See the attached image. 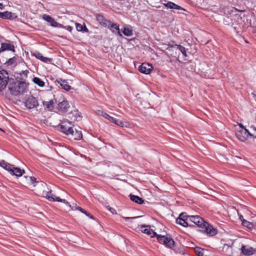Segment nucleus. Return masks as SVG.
Returning a JSON list of instances; mask_svg holds the SVG:
<instances>
[{"instance_id":"nucleus-1","label":"nucleus","mask_w":256,"mask_h":256,"mask_svg":"<svg viewBox=\"0 0 256 256\" xmlns=\"http://www.w3.org/2000/svg\"><path fill=\"white\" fill-rule=\"evenodd\" d=\"M8 88L10 93L16 96L24 94L27 92L28 88L26 82L14 80L12 82L10 80Z\"/></svg>"},{"instance_id":"nucleus-2","label":"nucleus","mask_w":256,"mask_h":256,"mask_svg":"<svg viewBox=\"0 0 256 256\" xmlns=\"http://www.w3.org/2000/svg\"><path fill=\"white\" fill-rule=\"evenodd\" d=\"M156 238L160 243L164 244L170 248H172L174 246V242L170 236H168L164 235L158 234Z\"/></svg>"},{"instance_id":"nucleus-3","label":"nucleus","mask_w":256,"mask_h":256,"mask_svg":"<svg viewBox=\"0 0 256 256\" xmlns=\"http://www.w3.org/2000/svg\"><path fill=\"white\" fill-rule=\"evenodd\" d=\"M73 127L74 124L72 122L66 119L63 120L61 121L60 124V130L66 135L70 134V130Z\"/></svg>"},{"instance_id":"nucleus-4","label":"nucleus","mask_w":256,"mask_h":256,"mask_svg":"<svg viewBox=\"0 0 256 256\" xmlns=\"http://www.w3.org/2000/svg\"><path fill=\"white\" fill-rule=\"evenodd\" d=\"M236 138L240 142H245L249 137H250V130L246 128L244 130H237L236 132Z\"/></svg>"},{"instance_id":"nucleus-5","label":"nucleus","mask_w":256,"mask_h":256,"mask_svg":"<svg viewBox=\"0 0 256 256\" xmlns=\"http://www.w3.org/2000/svg\"><path fill=\"white\" fill-rule=\"evenodd\" d=\"M8 75L6 70H0V90H4L8 84Z\"/></svg>"},{"instance_id":"nucleus-6","label":"nucleus","mask_w":256,"mask_h":256,"mask_svg":"<svg viewBox=\"0 0 256 256\" xmlns=\"http://www.w3.org/2000/svg\"><path fill=\"white\" fill-rule=\"evenodd\" d=\"M200 231L206 233L208 236H214L216 234V230L208 222H205L202 226Z\"/></svg>"},{"instance_id":"nucleus-7","label":"nucleus","mask_w":256,"mask_h":256,"mask_svg":"<svg viewBox=\"0 0 256 256\" xmlns=\"http://www.w3.org/2000/svg\"><path fill=\"white\" fill-rule=\"evenodd\" d=\"M25 106L28 109H32L38 106V100L33 96L28 98L24 102Z\"/></svg>"},{"instance_id":"nucleus-8","label":"nucleus","mask_w":256,"mask_h":256,"mask_svg":"<svg viewBox=\"0 0 256 256\" xmlns=\"http://www.w3.org/2000/svg\"><path fill=\"white\" fill-rule=\"evenodd\" d=\"M153 67L152 64L148 63H142L138 68L139 71L144 74H149L152 71Z\"/></svg>"},{"instance_id":"nucleus-9","label":"nucleus","mask_w":256,"mask_h":256,"mask_svg":"<svg viewBox=\"0 0 256 256\" xmlns=\"http://www.w3.org/2000/svg\"><path fill=\"white\" fill-rule=\"evenodd\" d=\"M189 222H191L197 225L200 228H202V226L206 222L204 219L199 216H190L189 218Z\"/></svg>"},{"instance_id":"nucleus-10","label":"nucleus","mask_w":256,"mask_h":256,"mask_svg":"<svg viewBox=\"0 0 256 256\" xmlns=\"http://www.w3.org/2000/svg\"><path fill=\"white\" fill-rule=\"evenodd\" d=\"M42 18L48 23H50V26L53 27L58 28L62 26V24H58V22H56L54 18L49 15L44 14L42 16Z\"/></svg>"},{"instance_id":"nucleus-11","label":"nucleus","mask_w":256,"mask_h":256,"mask_svg":"<svg viewBox=\"0 0 256 256\" xmlns=\"http://www.w3.org/2000/svg\"><path fill=\"white\" fill-rule=\"evenodd\" d=\"M68 136H70L71 138H73L74 140H79L82 138V132L76 129L74 130V127L70 130V134Z\"/></svg>"},{"instance_id":"nucleus-12","label":"nucleus","mask_w":256,"mask_h":256,"mask_svg":"<svg viewBox=\"0 0 256 256\" xmlns=\"http://www.w3.org/2000/svg\"><path fill=\"white\" fill-rule=\"evenodd\" d=\"M241 250L244 254L248 256H252L256 252V250L253 248L248 246H242Z\"/></svg>"},{"instance_id":"nucleus-13","label":"nucleus","mask_w":256,"mask_h":256,"mask_svg":"<svg viewBox=\"0 0 256 256\" xmlns=\"http://www.w3.org/2000/svg\"><path fill=\"white\" fill-rule=\"evenodd\" d=\"M17 18V16L14 13L6 11L4 12H0V18L2 19L14 20Z\"/></svg>"},{"instance_id":"nucleus-14","label":"nucleus","mask_w":256,"mask_h":256,"mask_svg":"<svg viewBox=\"0 0 256 256\" xmlns=\"http://www.w3.org/2000/svg\"><path fill=\"white\" fill-rule=\"evenodd\" d=\"M96 20L102 26L106 27L110 25V22L106 19L103 16L100 14H96Z\"/></svg>"},{"instance_id":"nucleus-15","label":"nucleus","mask_w":256,"mask_h":256,"mask_svg":"<svg viewBox=\"0 0 256 256\" xmlns=\"http://www.w3.org/2000/svg\"><path fill=\"white\" fill-rule=\"evenodd\" d=\"M141 230L142 232L146 234H147L150 236L152 238L158 235L156 232L153 231L150 228V227L149 226H142Z\"/></svg>"},{"instance_id":"nucleus-16","label":"nucleus","mask_w":256,"mask_h":256,"mask_svg":"<svg viewBox=\"0 0 256 256\" xmlns=\"http://www.w3.org/2000/svg\"><path fill=\"white\" fill-rule=\"evenodd\" d=\"M46 198L50 201L64 202V200L61 199L59 197H56L54 194H52V191L47 192L46 195Z\"/></svg>"},{"instance_id":"nucleus-17","label":"nucleus","mask_w":256,"mask_h":256,"mask_svg":"<svg viewBox=\"0 0 256 256\" xmlns=\"http://www.w3.org/2000/svg\"><path fill=\"white\" fill-rule=\"evenodd\" d=\"M5 50L14 52V45L10 44L2 43L1 47L0 48V52Z\"/></svg>"},{"instance_id":"nucleus-18","label":"nucleus","mask_w":256,"mask_h":256,"mask_svg":"<svg viewBox=\"0 0 256 256\" xmlns=\"http://www.w3.org/2000/svg\"><path fill=\"white\" fill-rule=\"evenodd\" d=\"M10 174L15 175L17 176H20L22 175V174L24 172V170H21L20 168H16L14 166L12 165V168H10L9 170Z\"/></svg>"},{"instance_id":"nucleus-19","label":"nucleus","mask_w":256,"mask_h":256,"mask_svg":"<svg viewBox=\"0 0 256 256\" xmlns=\"http://www.w3.org/2000/svg\"><path fill=\"white\" fill-rule=\"evenodd\" d=\"M32 56L44 62H50L52 60L51 58L42 56V54L38 52H34L32 54Z\"/></svg>"},{"instance_id":"nucleus-20","label":"nucleus","mask_w":256,"mask_h":256,"mask_svg":"<svg viewBox=\"0 0 256 256\" xmlns=\"http://www.w3.org/2000/svg\"><path fill=\"white\" fill-rule=\"evenodd\" d=\"M56 82L60 84L62 88L66 91H68L71 88L70 86H69L68 82L65 80H62V79L60 78L58 80H56Z\"/></svg>"},{"instance_id":"nucleus-21","label":"nucleus","mask_w":256,"mask_h":256,"mask_svg":"<svg viewBox=\"0 0 256 256\" xmlns=\"http://www.w3.org/2000/svg\"><path fill=\"white\" fill-rule=\"evenodd\" d=\"M109 29L114 33H116L119 36H122L121 32H120L119 26L116 24H111L108 26Z\"/></svg>"},{"instance_id":"nucleus-22","label":"nucleus","mask_w":256,"mask_h":256,"mask_svg":"<svg viewBox=\"0 0 256 256\" xmlns=\"http://www.w3.org/2000/svg\"><path fill=\"white\" fill-rule=\"evenodd\" d=\"M164 4L166 7L168 8L175 9V10H186L184 8H182L180 6H179L171 2H168L166 4Z\"/></svg>"},{"instance_id":"nucleus-23","label":"nucleus","mask_w":256,"mask_h":256,"mask_svg":"<svg viewBox=\"0 0 256 256\" xmlns=\"http://www.w3.org/2000/svg\"><path fill=\"white\" fill-rule=\"evenodd\" d=\"M58 108L61 111L66 112L69 108V104L67 100H64L58 104Z\"/></svg>"},{"instance_id":"nucleus-24","label":"nucleus","mask_w":256,"mask_h":256,"mask_svg":"<svg viewBox=\"0 0 256 256\" xmlns=\"http://www.w3.org/2000/svg\"><path fill=\"white\" fill-rule=\"evenodd\" d=\"M162 46H164L163 48H165L166 50L170 51L173 48H176L177 49V46H178V44H176L174 41H170L167 44H162Z\"/></svg>"},{"instance_id":"nucleus-25","label":"nucleus","mask_w":256,"mask_h":256,"mask_svg":"<svg viewBox=\"0 0 256 256\" xmlns=\"http://www.w3.org/2000/svg\"><path fill=\"white\" fill-rule=\"evenodd\" d=\"M130 200L136 203H137L138 204H142L144 202V200L142 198H140L138 196L133 195V194H131L130 195Z\"/></svg>"},{"instance_id":"nucleus-26","label":"nucleus","mask_w":256,"mask_h":256,"mask_svg":"<svg viewBox=\"0 0 256 256\" xmlns=\"http://www.w3.org/2000/svg\"><path fill=\"white\" fill-rule=\"evenodd\" d=\"M42 103L45 108L48 110H53L54 103L52 100H50L48 102L44 101Z\"/></svg>"},{"instance_id":"nucleus-27","label":"nucleus","mask_w":256,"mask_h":256,"mask_svg":"<svg viewBox=\"0 0 256 256\" xmlns=\"http://www.w3.org/2000/svg\"><path fill=\"white\" fill-rule=\"evenodd\" d=\"M188 222L186 220L182 219V218H178L176 220V223L184 227L188 226Z\"/></svg>"},{"instance_id":"nucleus-28","label":"nucleus","mask_w":256,"mask_h":256,"mask_svg":"<svg viewBox=\"0 0 256 256\" xmlns=\"http://www.w3.org/2000/svg\"><path fill=\"white\" fill-rule=\"evenodd\" d=\"M0 166L8 170L12 168V165L6 162L4 160H0Z\"/></svg>"},{"instance_id":"nucleus-29","label":"nucleus","mask_w":256,"mask_h":256,"mask_svg":"<svg viewBox=\"0 0 256 256\" xmlns=\"http://www.w3.org/2000/svg\"><path fill=\"white\" fill-rule=\"evenodd\" d=\"M76 28L78 31H79V32L84 31V32H88V28L86 27V26L85 25H82V24H78V23L76 24Z\"/></svg>"},{"instance_id":"nucleus-30","label":"nucleus","mask_w":256,"mask_h":256,"mask_svg":"<svg viewBox=\"0 0 256 256\" xmlns=\"http://www.w3.org/2000/svg\"><path fill=\"white\" fill-rule=\"evenodd\" d=\"M122 32L124 35H125L126 36H130L133 35L132 30V28H130L124 27V28Z\"/></svg>"},{"instance_id":"nucleus-31","label":"nucleus","mask_w":256,"mask_h":256,"mask_svg":"<svg viewBox=\"0 0 256 256\" xmlns=\"http://www.w3.org/2000/svg\"><path fill=\"white\" fill-rule=\"evenodd\" d=\"M32 80L34 84L40 87H43L44 86V82L38 78L34 77Z\"/></svg>"},{"instance_id":"nucleus-32","label":"nucleus","mask_w":256,"mask_h":256,"mask_svg":"<svg viewBox=\"0 0 256 256\" xmlns=\"http://www.w3.org/2000/svg\"><path fill=\"white\" fill-rule=\"evenodd\" d=\"M194 251L198 256H204V249L196 247L194 249Z\"/></svg>"},{"instance_id":"nucleus-33","label":"nucleus","mask_w":256,"mask_h":256,"mask_svg":"<svg viewBox=\"0 0 256 256\" xmlns=\"http://www.w3.org/2000/svg\"><path fill=\"white\" fill-rule=\"evenodd\" d=\"M250 137L256 138V128L254 126H251L250 128Z\"/></svg>"},{"instance_id":"nucleus-34","label":"nucleus","mask_w":256,"mask_h":256,"mask_svg":"<svg viewBox=\"0 0 256 256\" xmlns=\"http://www.w3.org/2000/svg\"><path fill=\"white\" fill-rule=\"evenodd\" d=\"M242 226L250 229L252 228L253 227V224L252 223L248 221H247L246 220H245L244 219H242Z\"/></svg>"},{"instance_id":"nucleus-35","label":"nucleus","mask_w":256,"mask_h":256,"mask_svg":"<svg viewBox=\"0 0 256 256\" xmlns=\"http://www.w3.org/2000/svg\"><path fill=\"white\" fill-rule=\"evenodd\" d=\"M177 50H179L182 53L184 56L186 57L187 56L186 48L183 46L181 45L178 46Z\"/></svg>"},{"instance_id":"nucleus-36","label":"nucleus","mask_w":256,"mask_h":256,"mask_svg":"<svg viewBox=\"0 0 256 256\" xmlns=\"http://www.w3.org/2000/svg\"><path fill=\"white\" fill-rule=\"evenodd\" d=\"M118 126H119L122 127L126 126V123L124 122L119 120L116 119L114 122Z\"/></svg>"},{"instance_id":"nucleus-37","label":"nucleus","mask_w":256,"mask_h":256,"mask_svg":"<svg viewBox=\"0 0 256 256\" xmlns=\"http://www.w3.org/2000/svg\"><path fill=\"white\" fill-rule=\"evenodd\" d=\"M190 216H188L186 213L182 212L179 215L178 218H182V219L189 221V218Z\"/></svg>"},{"instance_id":"nucleus-38","label":"nucleus","mask_w":256,"mask_h":256,"mask_svg":"<svg viewBox=\"0 0 256 256\" xmlns=\"http://www.w3.org/2000/svg\"><path fill=\"white\" fill-rule=\"evenodd\" d=\"M16 62V60L14 58H10L9 60L6 62L8 64V65H12L14 64Z\"/></svg>"},{"instance_id":"nucleus-39","label":"nucleus","mask_w":256,"mask_h":256,"mask_svg":"<svg viewBox=\"0 0 256 256\" xmlns=\"http://www.w3.org/2000/svg\"><path fill=\"white\" fill-rule=\"evenodd\" d=\"M62 28H64L66 30H68V31L69 32H72V26H64L62 25V26L61 27Z\"/></svg>"},{"instance_id":"nucleus-40","label":"nucleus","mask_w":256,"mask_h":256,"mask_svg":"<svg viewBox=\"0 0 256 256\" xmlns=\"http://www.w3.org/2000/svg\"><path fill=\"white\" fill-rule=\"evenodd\" d=\"M84 214H85L88 216L90 218L92 219V220L94 219V216L90 213L88 212L86 210V212H84Z\"/></svg>"},{"instance_id":"nucleus-41","label":"nucleus","mask_w":256,"mask_h":256,"mask_svg":"<svg viewBox=\"0 0 256 256\" xmlns=\"http://www.w3.org/2000/svg\"><path fill=\"white\" fill-rule=\"evenodd\" d=\"M28 73V70H24L22 72V74L25 78L27 77Z\"/></svg>"},{"instance_id":"nucleus-42","label":"nucleus","mask_w":256,"mask_h":256,"mask_svg":"<svg viewBox=\"0 0 256 256\" xmlns=\"http://www.w3.org/2000/svg\"><path fill=\"white\" fill-rule=\"evenodd\" d=\"M106 112H103L102 110H98V114L100 115V116H104V114Z\"/></svg>"},{"instance_id":"nucleus-43","label":"nucleus","mask_w":256,"mask_h":256,"mask_svg":"<svg viewBox=\"0 0 256 256\" xmlns=\"http://www.w3.org/2000/svg\"><path fill=\"white\" fill-rule=\"evenodd\" d=\"M76 209L78 210H80V212H81L83 214H84V212H86V210L84 209H83L81 207L78 206L76 208Z\"/></svg>"},{"instance_id":"nucleus-44","label":"nucleus","mask_w":256,"mask_h":256,"mask_svg":"<svg viewBox=\"0 0 256 256\" xmlns=\"http://www.w3.org/2000/svg\"><path fill=\"white\" fill-rule=\"evenodd\" d=\"M103 117L109 120L110 116L106 112L104 114Z\"/></svg>"},{"instance_id":"nucleus-45","label":"nucleus","mask_w":256,"mask_h":256,"mask_svg":"<svg viewBox=\"0 0 256 256\" xmlns=\"http://www.w3.org/2000/svg\"><path fill=\"white\" fill-rule=\"evenodd\" d=\"M116 120V118H114L110 116L109 119V120L111 122L114 123Z\"/></svg>"},{"instance_id":"nucleus-46","label":"nucleus","mask_w":256,"mask_h":256,"mask_svg":"<svg viewBox=\"0 0 256 256\" xmlns=\"http://www.w3.org/2000/svg\"><path fill=\"white\" fill-rule=\"evenodd\" d=\"M32 183L36 182V178L34 177H30Z\"/></svg>"},{"instance_id":"nucleus-47","label":"nucleus","mask_w":256,"mask_h":256,"mask_svg":"<svg viewBox=\"0 0 256 256\" xmlns=\"http://www.w3.org/2000/svg\"><path fill=\"white\" fill-rule=\"evenodd\" d=\"M238 126H239L240 128V130H244V128H246L244 126V125H243V124H240V123L238 124Z\"/></svg>"},{"instance_id":"nucleus-48","label":"nucleus","mask_w":256,"mask_h":256,"mask_svg":"<svg viewBox=\"0 0 256 256\" xmlns=\"http://www.w3.org/2000/svg\"><path fill=\"white\" fill-rule=\"evenodd\" d=\"M4 8V6L2 3H0V9L3 10Z\"/></svg>"},{"instance_id":"nucleus-49","label":"nucleus","mask_w":256,"mask_h":256,"mask_svg":"<svg viewBox=\"0 0 256 256\" xmlns=\"http://www.w3.org/2000/svg\"><path fill=\"white\" fill-rule=\"evenodd\" d=\"M137 217H133V218H130V217H124V218L125 219V220H128V219H130V218H136Z\"/></svg>"},{"instance_id":"nucleus-50","label":"nucleus","mask_w":256,"mask_h":256,"mask_svg":"<svg viewBox=\"0 0 256 256\" xmlns=\"http://www.w3.org/2000/svg\"><path fill=\"white\" fill-rule=\"evenodd\" d=\"M239 218L242 222V219H244L243 216L241 214L239 215Z\"/></svg>"},{"instance_id":"nucleus-51","label":"nucleus","mask_w":256,"mask_h":256,"mask_svg":"<svg viewBox=\"0 0 256 256\" xmlns=\"http://www.w3.org/2000/svg\"><path fill=\"white\" fill-rule=\"evenodd\" d=\"M0 130L4 132V130L2 129H1L0 128Z\"/></svg>"},{"instance_id":"nucleus-52","label":"nucleus","mask_w":256,"mask_h":256,"mask_svg":"<svg viewBox=\"0 0 256 256\" xmlns=\"http://www.w3.org/2000/svg\"><path fill=\"white\" fill-rule=\"evenodd\" d=\"M255 120H256V117H255Z\"/></svg>"}]
</instances>
